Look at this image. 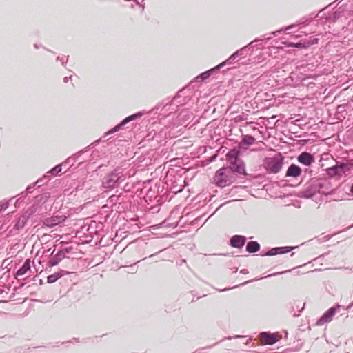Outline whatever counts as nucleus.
<instances>
[{
	"label": "nucleus",
	"instance_id": "1",
	"mask_svg": "<svg viewBox=\"0 0 353 353\" xmlns=\"http://www.w3.org/2000/svg\"><path fill=\"white\" fill-rule=\"evenodd\" d=\"M126 179V174L121 168H117L106 174L102 181V188L107 191L118 188Z\"/></svg>",
	"mask_w": 353,
	"mask_h": 353
},
{
	"label": "nucleus",
	"instance_id": "2",
	"mask_svg": "<svg viewBox=\"0 0 353 353\" xmlns=\"http://www.w3.org/2000/svg\"><path fill=\"white\" fill-rule=\"evenodd\" d=\"M325 181L321 179H311L306 184L305 188L300 192L302 198L310 199L317 192H319L323 188Z\"/></svg>",
	"mask_w": 353,
	"mask_h": 353
},
{
	"label": "nucleus",
	"instance_id": "3",
	"mask_svg": "<svg viewBox=\"0 0 353 353\" xmlns=\"http://www.w3.org/2000/svg\"><path fill=\"white\" fill-rule=\"evenodd\" d=\"M284 157L281 153H278L272 157H266L264 159L263 165L268 173L276 174L282 168Z\"/></svg>",
	"mask_w": 353,
	"mask_h": 353
},
{
	"label": "nucleus",
	"instance_id": "4",
	"mask_svg": "<svg viewBox=\"0 0 353 353\" xmlns=\"http://www.w3.org/2000/svg\"><path fill=\"white\" fill-rule=\"evenodd\" d=\"M231 170L225 167L219 169L214 176V181L216 185L221 188L230 185L233 181L230 178Z\"/></svg>",
	"mask_w": 353,
	"mask_h": 353
},
{
	"label": "nucleus",
	"instance_id": "5",
	"mask_svg": "<svg viewBox=\"0 0 353 353\" xmlns=\"http://www.w3.org/2000/svg\"><path fill=\"white\" fill-rule=\"evenodd\" d=\"M353 168L352 163H339L336 162V165L327 169V173L332 176H341L350 172Z\"/></svg>",
	"mask_w": 353,
	"mask_h": 353
},
{
	"label": "nucleus",
	"instance_id": "6",
	"mask_svg": "<svg viewBox=\"0 0 353 353\" xmlns=\"http://www.w3.org/2000/svg\"><path fill=\"white\" fill-rule=\"evenodd\" d=\"M143 115V113L141 112H138L135 114H133L132 115H130L127 117H125L124 119H123L119 124L116 125L114 128L110 129L109 131L105 132L103 137H106L108 135L112 134L113 133H115L118 132L119 130H121L123 126H125L127 123H128L130 121H134L137 119L140 118Z\"/></svg>",
	"mask_w": 353,
	"mask_h": 353
},
{
	"label": "nucleus",
	"instance_id": "7",
	"mask_svg": "<svg viewBox=\"0 0 353 353\" xmlns=\"http://www.w3.org/2000/svg\"><path fill=\"white\" fill-rule=\"evenodd\" d=\"M340 310V305H336L328 309L316 321V325L322 326L330 322L335 314Z\"/></svg>",
	"mask_w": 353,
	"mask_h": 353
},
{
	"label": "nucleus",
	"instance_id": "8",
	"mask_svg": "<svg viewBox=\"0 0 353 353\" xmlns=\"http://www.w3.org/2000/svg\"><path fill=\"white\" fill-rule=\"evenodd\" d=\"M71 247L65 248L58 251V252L52 256L48 261V265L50 267L55 266L59 263L63 259L66 258V254H69L72 251Z\"/></svg>",
	"mask_w": 353,
	"mask_h": 353
},
{
	"label": "nucleus",
	"instance_id": "9",
	"mask_svg": "<svg viewBox=\"0 0 353 353\" xmlns=\"http://www.w3.org/2000/svg\"><path fill=\"white\" fill-rule=\"evenodd\" d=\"M229 164L230 165L226 168L230 169L231 174L232 172H235L240 175H247L245 163L241 159L235 161H231Z\"/></svg>",
	"mask_w": 353,
	"mask_h": 353
},
{
	"label": "nucleus",
	"instance_id": "10",
	"mask_svg": "<svg viewBox=\"0 0 353 353\" xmlns=\"http://www.w3.org/2000/svg\"><path fill=\"white\" fill-rule=\"evenodd\" d=\"M296 248V247L293 246L275 247L271 248L270 250L265 253H262L261 255L262 256H272L277 254H286L292 251Z\"/></svg>",
	"mask_w": 353,
	"mask_h": 353
},
{
	"label": "nucleus",
	"instance_id": "11",
	"mask_svg": "<svg viewBox=\"0 0 353 353\" xmlns=\"http://www.w3.org/2000/svg\"><path fill=\"white\" fill-rule=\"evenodd\" d=\"M66 216L65 215H54L44 219L42 222L44 225L51 228L64 222Z\"/></svg>",
	"mask_w": 353,
	"mask_h": 353
},
{
	"label": "nucleus",
	"instance_id": "12",
	"mask_svg": "<svg viewBox=\"0 0 353 353\" xmlns=\"http://www.w3.org/2000/svg\"><path fill=\"white\" fill-rule=\"evenodd\" d=\"M246 241L247 238L245 236L236 234L230 237L229 245L232 248L241 249L245 245Z\"/></svg>",
	"mask_w": 353,
	"mask_h": 353
},
{
	"label": "nucleus",
	"instance_id": "13",
	"mask_svg": "<svg viewBox=\"0 0 353 353\" xmlns=\"http://www.w3.org/2000/svg\"><path fill=\"white\" fill-rule=\"evenodd\" d=\"M259 337L265 345H274L278 341L276 335L269 332H260Z\"/></svg>",
	"mask_w": 353,
	"mask_h": 353
},
{
	"label": "nucleus",
	"instance_id": "14",
	"mask_svg": "<svg viewBox=\"0 0 353 353\" xmlns=\"http://www.w3.org/2000/svg\"><path fill=\"white\" fill-rule=\"evenodd\" d=\"M297 161L304 165L310 166L314 162V157L312 154L303 152L297 157Z\"/></svg>",
	"mask_w": 353,
	"mask_h": 353
},
{
	"label": "nucleus",
	"instance_id": "15",
	"mask_svg": "<svg viewBox=\"0 0 353 353\" xmlns=\"http://www.w3.org/2000/svg\"><path fill=\"white\" fill-rule=\"evenodd\" d=\"M220 69H221V66L217 65L216 66L200 74L199 76H197L196 77V81H199V82H202V81L208 79L211 75H212L214 73L218 72Z\"/></svg>",
	"mask_w": 353,
	"mask_h": 353
},
{
	"label": "nucleus",
	"instance_id": "16",
	"mask_svg": "<svg viewBox=\"0 0 353 353\" xmlns=\"http://www.w3.org/2000/svg\"><path fill=\"white\" fill-rule=\"evenodd\" d=\"M127 196L123 192H120L119 194H112L108 198V203L112 206H115L117 204H121L124 203L127 199Z\"/></svg>",
	"mask_w": 353,
	"mask_h": 353
},
{
	"label": "nucleus",
	"instance_id": "17",
	"mask_svg": "<svg viewBox=\"0 0 353 353\" xmlns=\"http://www.w3.org/2000/svg\"><path fill=\"white\" fill-rule=\"evenodd\" d=\"M88 150L85 148L84 150H81L74 155L68 157L65 161L61 163V165L63 168H68L70 169L74 165V162L77 160V158L81 156L83 153L87 152Z\"/></svg>",
	"mask_w": 353,
	"mask_h": 353
},
{
	"label": "nucleus",
	"instance_id": "18",
	"mask_svg": "<svg viewBox=\"0 0 353 353\" xmlns=\"http://www.w3.org/2000/svg\"><path fill=\"white\" fill-rule=\"evenodd\" d=\"M301 172L302 170L301 168L299 165L292 163L288 167L286 171L285 176L297 177L301 175Z\"/></svg>",
	"mask_w": 353,
	"mask_h": 353
},
{
	"label": "nucleus",
	"instance_id": "19",
	"mask_svg": "<svg viewBox=\"0 0 353 353\" xmlns=\"http://www.w3.org/2000/svg\"><path fill=\"white\" fill-rule=\"evenodd\" d=\"M259 41H260V39H255L253 41L250 42L247 46H245L241 48V49L236 50V55H238L239 57H246L250 51H251V50L252 51V49L254 47L253 43H255V42H258Z\"/></svg>",
	"mask_w": 353,
	"mask_h": 353
},
{
	"label": "nucleus",
	"instance_id": "20",
	"mask_svg": "<svg viewBox=\"0 0 353 353\" xmlns=\"http://www.w3.org/2000/svg\"><path fill=\"white\" fill-rule=\"evenodd\" d=\"M183 90L177 92L176 95L172 99L171 105H176V106H179L188 102L189 99H187L186 97H183Z\"/></svg>",
	"mask_w": 353,
	"mask_h": 353
},
{
	"label": "nucleus",
	"instance_id": "21",
	"mask_svg": "<svg viewBox=\"0 0 353 353\" xmlns=\"http://www.w3.org/2000/svg\"><path fill=\"white\" fill-rule=\"evenodd\" d=\"M71 272L68 271H65L63 270H61L60 271L55 272L52 274L49 275L47 277V281L48 283H53L56 282L59 278L62 277L64 275L69 274Z\"/></svg>",
	"mask_w": 353,
	"mask_h": 353
},
{
	"label": "nucleus",
	"instance_id": "22",
	"mask_svg": "<svg viewBox=\"0 0 353 353\" xmlns=\"http://www.w3.org/2000/svg\"><path fill=\"white\" fill-rule=\"evenodd\" d=\"M30 270V260L26 259L21 267H20L15 273V277L19 279V276H23L28 271Z\"/></svg>",
	"mask_w": 353,
	"mask_h": 353
},
{
	"label": "nucleus",
	"instance_id": "23",
	"mask_svg": "<svg viewBox=\"0 0 353 353\" xmlns=\"http://www.w3.org/2000/svg\"><path fill=\"white\" fill-rule=\"evenodd\" d=\"M256 139L253 136L245 135L243 137L239 145L241 148H245L246 146L251 145L254 143Z\"/></svg>",
	"mask_w": 353,
	"mask_h": 353
},
{
	"label": "nucleus",
	"instance_id": "24",
	"mask_svg": "<svg viewBox=\"0 0 353 353\" xmlns=\"http://www.w3.org/2000/svg\"><path fill=\"white\" fill-rule=\"evenodd\" d=\"M260 244L256 241H249L246 244V251L250 254H254L259 251Z\"/></svg>",
	"mask_w": 353,
	"mask_h": 353
},
{
	"label": "nucleus",
	"instance_id": "25",
	"mask_svg": "<svg viewBox=\"0 0 353 353\" xmlns=\"http://www.w3.org/2000/svg\"><path fill=\"white\" fill-rule=\"evenodd\" d=\"M239 150H237L236 149L230 150L226 154V157H227V160H228V163L241 159L239 157Z\"/></svg>",
	"mask_w": 353,
	"mask_h": 353
},
{
	"label": "nucleus",
	"instance_id": "26",
	"mask_svg": "<svg viewBox=\"0 0 353 353\" xmlns=\"http://www.w3.org/2000/svg\"><path fill=\"white\" fill-rule=\"evenodd\" d=\"M317 42H318V39H314L312 42L309 40L304 39V40L300 41L299 42L296 43L295 48H305L310 46L311 45H312L314 43H316Z\"/></svg>",
	"mask_w": 353,
	"mask_h": 353
},
{
	"label": "nucleus",
	"instance_id": "27",
	"mask_svg": "<svg viewBox=\"0 0 353 353\" xmlns=\"http://www.w3.org/2000/svg\"><path fill=\"white\" fill-rule=\"evenodd\" d=\"M343 9L339 8L333 14L326 17V19L332 22H336L343 14Z\"/></svg>",
	"mask_w": 353,
	"mask_h": 353
},
{
	"label": "nucleus",
	"instance_id": "28",
	"mask_svg": "<svg viewBox=\"0 0 353 353\" xmlns=\"http://www.w3.org/2000/svg\"><path fill=\"white\" fill-rule=\"evenodd\" d=\"M27 217L25 216H23L17 220L14 228L17 230H19L24 228L25 225L26 224Z\"/></svg>",
	"mask_w": 353,
	"mask_h": 353
},
{
	"label": "nucleus",
	"instance_id": "29",
	"mask_svg": "<svg viewBox=\"0 0 353 353\" xmlns=\"http://www.w3.org/2000/svg\"><path fill=\"white\" fill-rule=\"evenodd\" d=\"M237 57H239L238 55H236V52H234L232 55H230L228 59H227L225 61L221 62L219 64V65L221 66V69L225 66L226 64H230L234 61Z\"/></svg>",
	"mask_w": 353,
	"mask_h": 353
},
{
	"label": "nucleus",
	"instance_id": "30",
	"mask_svg": "<svg viewBox=\"0 0 353 353\" xmlns=\"http://www.w3.org/2000/svg\"><path fill=\"white\" fill-rule=\"evenodd\" d=\"M62 165L61 163L57 165L54 168H52L51 170L48 171V173L50 174V175L52 176H57L58 175L62 170Z\"/></svg>",
	"mask_w": 353,
	"mask_h": 353
},
{
	"label": "nucleus",
	"instance_id": "31",
	"mask_svg": "<svg viewBox=\"0 0 353 353\" xmlns=\"http://www.w3.org/2000/svg\"><path fill=\"white\" fill-rule=\"evenodd\" d=\"M50 174L48 173V172L44 174L41 178L39 179L37 181H36V183H39V186L41 185V183H43V182H47L48 181H50L51 179V175H50Z\"/></svg>",
	"mask_w": 353,
	"mask_h": 353
},
{
	"label": "nucleus",
	"instance_id": "32",
	"mask_svg": "<svg viewBox=\"0 0 353 353\" xmlns=\"http://www.w3.org/2000/svg\"><path fill=\"white\" fill-rule=\"evenodd\" d=\"M38 183H36V182L34 183H32L30 185H29L27 188H26V192H22L20 195H23V196H26L28 193H30L32 192V190L34 188V186L36 185H37Z\"/></svg>",
	"mask_w": 353,
	"mask_h": 353
},
{
	"label": "nucleus",
	"instance_id": "33",
	"mask_svg": "<svg viewBox=\"0 0 353 353\" xmlns=\"http://www.w3.org/2000/svg\"><path fill=\"white\" fill-rule=\"evenodd\" d=\"M134 2L141 9V12H143L145 7V0H134Z\"/></svg>",
	"mask_w": 353,
	"mask_h": 353
},
{
	"label": "nucleus",
	"instance_id": "34",
	"mask_svg": "<svg viewBox=\"0 0 353 353\" xmlns=\"http://www.w3.org/2000/svg\"><path fill=\"white\" fill-rule=\"evenodd\" d=\"M13 199V198L10 199V200H8V201H2L0 202V211H1L2 210H6L8 205H9V203L10 201H12Z\"/></svg>",
	"mask_w": 353,
	"mask_h": 353
},
{
	"label": "nucleus",
	"instance_id": "35",
	"mask_svg": "<svg viewBox=\"0 0 353 353\" xmlns=\"http://www.w3.org/2000/svg\"><path fill=\"white\" fill-rule=\"evenodd\" d=\"M36 210L37 208L34 205H32L30 208H29L25 213L26 214H28L26 217L28 218L29 216L34 213L36 212Z\"/></svg>",
	"mask_w": 353,
	"mask_h": 353
},
{
	"label": "nucleus",
	"instance_id": "36",
	"mask_svg": "<svg viewBox=\"0 0 353 353\" xmlns=\"http://www.w3.org/2000/svg\"><path fill=\"white\" fill-rule=\"evenodd\" d=\"M48 197H49V194L46 193L44 194H41V195L36 196V199H37V201H41L42 200H44V201H46Z\"/></svg>",
	"mask_w": 353,
	"mask_h": 353
},
{
	"label": "nucleus",
	"instance_id": "37",
	"mask_svg": "<svg viewBox=\"0 0 353 353\" xmlns=\"http://www.w3.org/2000/svg\"><path fill=\"white\" fill-rule=\"evenodd\" d=\"M68 60V57H57V59H56V61H61V63L63 65H65V64L67 63Z\"/></svg>",
	"mask_w": 353,
	"mask_h": 353
},
{
	"label": "nucleus",
	"instance_id": "38",
	"mask_svg": "<svg viewBox=\"0 0 353 353\" xmlns=\"http://www.w3.org/2000/svg\"><path fill=\"white\" fill-rule=\"evenodd\" d=\"M243 337H245V336H242V335H235L234 336L225 337L221 341H224V340H231L232 339H239V338H243Z\"/></svg>",
	"mask_w": 353,
	"mask_h": 353
},
{
	"label": "nucleus",
	"instance_id": "39",
	"mask_svg": "<svg viewBox=\"0 0 353 353\" xmlns=\"http://www.w3.org/2000/svg\"><path fill=\"white\" fill-rule=\"evenodd\" d=\"M334 3V2H333V3H330V4H329L327 7H325V8H324L323 9L321 10L319 12V13H318V14H314V13H312V15H314V17H318V16H319V14H321L322 12H324V10H325L326 8H328V7H330V6H332V5H333Z\"/></svg>",
	"mask_w": 353,
	"mask_h": 353
},
{
	"label": "nucleus",
	"instance_id": "40",
	"mask_svg": "<svg viewBox=\"0 0 353 353\" xmlns=\"http://www.w3.org/2000/svg\"><path fill=\"white\" fill-rule=\"evenodd\" d=\"M25 197L26 196H23V195H21V196L16 200L15 206H17L18 203L21 202Z\"/></svg>",
	"mask_w": 353,
	"mask_h": 353
},
{
	"label": "nucleus",
	"instance_id": "41",
	"mask_svg": "<svg viewBox=\"0 0 353 353\" xmlns=\"http://www.w3.org/2000/svg\"><path fill=\"white\" fill-rule=\"evenodd\" d=\"M303 307H304V305L302 306V307L300 310H299L298 313L294 312L293 314V316H299L300 315L301 312H302V310H303Z\"/></svg>",
	"mask_w": 353,
	"mask_h": 353
},
{
	"label": "nucleus",
	"instance_id": "42",
	"mask_svg": "<svg viewBox=\"0 0 353 353\" xmlns=\"http://www.w3.org/2000/svg\"><path fill=\"white\" fill-rule=\"evenodd\" d=\"M101 139H98V140L95 141L94 142H93L92 143H91V144L88 146V148L93 147V146L96 145L97 144H98V143L101 141Z\"/></svg>",
	"mask_w": 353,
	"mask_h": 353
},
{
	"label": "nucleus",
	"instance_id": "43",
	"mask_svg": "<svg viewBox=\"0 0 353 353\" xmlns=\"http://www.w3.org/2000/svg\"><path fill=\"white\" fill-rule=\"evenodd\" d=\"M285 272H281L273 273V274L268 275L266 277L274 276H276V275H279V274H283V273H285Z\"/></svg>",
	"mask_w": 353,
	"mask_h": 353
},
{
	"label": "nucleus",
	"instance_id": "44",
	"mask_svg": "<svg viewBox=\"0 0 353 353\" xmlns=\"http://www.w3.org/2000/svg\"><path fill=\"white\" fill-rule=\"evenodd\" d=\"M295 26H296V25L292 24V25H290V26H286V27L284 28V30H291L292 28H294V27H295Z\"/></svg>",
	"mask_w": 353,
	"mask_h": 353
},
{
	"label": "nucleus",
	"instance_id": "45",
	"mask_svg": "<svg viewBox=\"0 0 353 353\" xmlns=\"http://www.w3.org/2000/svg\"><path fill=\"white\" fill-rule=\"evenodd\" d=\"M295 43H294V42H290V41H288V42L287 43V46H288V47H293V48H295Z\"/></svg>",
	"mask_w": 353,
	"mask_h": 353
},
{
	"label": "nucleus",
	"instance_id": "46",
	"mask_svg": "<svg viewBox=\"0 0 353 353\" xmlns=\"http://www.w3.org/2000/svg\"><path fill=\"white\" fill-rule=\"evenodd\" d=\"M72 76H70V77H65L63 78V82L64 83H68L70 79H72Z\"/></svg>",
	"mask_w": 353,
	"mask_h": 353
},
{
	"label": "nucleus",
	"instance_id": "47",
	"mask_svg": "<svg viewBox=\"0 0 353 353\" xmlns=\"http://www.w3.org/2000/svg\"><path fill=\"white\" fill-rule=\"evenodd\" d=\"M310 21H311V19H307L301 23H303L304 25H307Z\"/></svg>",
	"mask_w": 353,
	"mask_h": 353
},
{
	"label": "nucleus",
	"instance_id": "48",
	"mask_svg": "<svg viewBox=\"0 0 353 353\" xmlns=\"http://www.w3.org/2000/svg\"><path fill=\"white\" fill-rule=\"evenodd\" d=\"M257 280H259V279H252V280H250V281L244 282L242 285H245V284H247L248 283H250V282H252V281H257Z\"/></svg>",
	"mask_w": 353,
	"mask_h": 353
},
{
	"label": "nucleus",
	"instance_id": "49",
	"mask_svg": "<svg viewBox=\"0 0 353 353\" xmlns=\"http://www.w3.org/2000/svg\"><path fill=\"white\" fill-rule=\"evenodd\" d=\"M281 31H283V29L280 30H278V31H274V32H271V34L272 35H274V36H276L277 34V33H279L281 32Z\"/></svg>",
	"mask_w": 353,
	"mask_h": 353
},
{
	"label": "nucleus",
	"instance_id": "50",
	"mask_svg": "<svg viewBox=\"0 0 353 353\" xmlns=\"http://www.w3.org/2000/svg\"><path fill=\"white\" fill-rule=\"evenodd\" d=\"M74 341L78 343V342H79V338H73L72 340L70 341V342L72 343V342H74Z\"/></svg>",
	"mask_w": 353,
	"mask_h": 353
},
{
	"label": "nucleus",
	"instance_id": "51",
	"mask_svg": "<svg viewBox=\"0 0 353 353\" xmlns=\"http://www.w3.org/2000/svg\"><path fill=\"white\" fill-rule=\"evenodd\" d=\"M219 342H217L212 345H210V346H208L206 347L205 348H208V349H210V348H212V347H214L216 345H217Z\"/></svg>",
	"mask_w": 353,
	"mask_h": 353
},
{
	"label": "nucleus",
	"instance_id": "52",
	"mask_svg": "<svg viewBox=\"0 0 353 353\" xmlns=\"http://www.w3.org/2000/svg\"><path fill=\"white\" fill-rule=\"evenodd\" d=\"M248 272V270L246 269H243L241 270V273L245 274Z\"/></svg>",
	"mask_w": 353,
	"mask_h": 353
},
{
	"label": "nucleus",
	"instance_id": "53",
	"mask_svg": "<svg viewBox=\"0 0 353 353\" xmlns=\"http://www.w3.org/2000/svg\"><path fill=\"white\" fill-rule=\"evenodd\" d=\"M161 252V251H159V252ZM158 253H159V252H157L156 254H150V255L149 256V258H152V257L154 256H155L156 254H157Z\"/></svg>",
	"mask_w": 353,
	"mask_h": 353
},
{
	"label": "nucleus",
	"instance_id": "54",
	"mask_svg": "<svg viewBox=\"0 0 353 353\" xmlns=\"http://www.w3.org/2000/svg\"><path fill=\"white\" fill-rule=\"evenodd\" d=\"M350 192L353 195V183H352V185H351V188H350Z\"/></svg>",
	"mask_w": 353,
	"mask_h": 353
},
{
	"label": "nucleus",
	"instance_id": "55",
	"mask_svg": "<svg viewBox=\"0 0 353 353\" xmlns=\"http://www.w3.org/2000/svg\"><path fill=\"white\" fill-rule=\"evenodd\" d=\"M301 305V302H297V303H296V307H297V308H298V307H299V306H300Z\"/></svg>",
	"mask_w": 353,
	"mask_h": 353
},
{
	"label": "nucleus",
	"instance_id": "56",
	"mask_svg": "<svg viewBox=\"0 0 353 353\" xmlns=\"http://www.w3.org/2000/svg\"><path fill=\"white\" fill-rule=\"evenodd\" d=\"M34 47L36 48V49H39L40 48V46L37 45V44H34Z\"/></svg>",
	"mask_w": 353,
	"mask_h": 353
},
{
	"label": "nucleus",
	"instance_id": "57",
	"mask_svg": "<svg viewBox=\"0 0 353 353\" xmlns=\"http://www.w3.org/2000/svg\"><path fill=\"white\" fill-rule=\"evenodd\" d=\"M130 8L133 9V8H134V6L133 4H132V5L130 6Z\"/></svg>",
	"mask_w": 353,
	"mask_h": 353
},
{
	"label": "nucleus",
	"instance_id": "58",
	"mask_svg": "<svg viewBox=\"0 0 353 353\" xmlns=\"http://www.w3.org/2000/svg\"><path fill=\"white\" fill-rule=\"evenodd\" d=\"M353 306V302L349 305V307H352Z\"/></svg>",
	"mask_w": 353,
	"mask_h": 353
},
{
	"label": "nucleus",
	"instance_id": "59",
	"mask_svg": "<svg viewBox=\"0 0 353 353\" xmlns=\"http://www.w3.org/2000/svg\"><path fill=\"white\" fill-rule=\"evenodd\" d=\"M229 290V288H225L224 290H221V291H225V290Z\"/></svg>",
	"mask_w": 353,
	"mask_h": 353
},
{
	"label": "nucleus",
	"instance_id": "60",
	"mask_svg": "<svg viewBox=\"0 0 353 353\" xmlns=\"http://www.w3.org/2000/svg\"><path fill=\"white\" fill-rule=\"evenodd\" d=\"M54 252V250H52V252H51V254H53Z\"/></svg>",
	"mask_w": 353,
	"mask_h": 353
},
{
	"label": "nucleus",
	"instance_id": "61",
	"mask_svg": "<svg viewBox=\"0 0 353 353\" xmlns=\"http://www.w3.org/2000/svg\"><path fill=\"white\" fill-rule=\"evenodd\" d=\"M54 252V250H52V252H51V254H53Z\"/></svg>",
	"mask_w": 353,
	"mask_h": 353
},
{
	"label": "nucleus",
	"instance_id": "62",
	"mask_svg": "<svg viewBox=\"0 0 353 353\" xmlns=\"http://www.w3.org/2000/svg\"><path fill=\"white\" fill-rule=\"evenodd\" d=\"M54 252V250H52V252H51V254H53Z\"/></svg>",
	"mask_w": 353,
	"mask_h": 353
},
{
	"label": "nucleus",
	"instance_id": "63",
	"mask_svg": "<svg viewBox=\"0 0 353 353\" xmlns=\"http://www.w3.org/2000/svg\"><path fill=\"white\" fill-rule=\"evenodd\" d=\"M326 239H327V240H329V239H330V237L326 236Z\"/></svg>",
	"mask_w": 353,
	"mask_h": 353
}]
</instances>
